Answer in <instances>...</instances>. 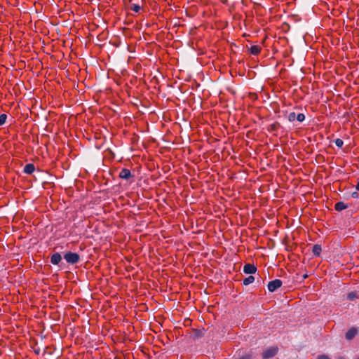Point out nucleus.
I'll list each match as a JSON object with an SVG mask.
<instances>
[{
  "label": "nucleus",
  "mask_w": 359,
  "mask_h": 359,
  "mask_svg": "<svg viewBox=\"0 0 359 359\" xmlns=\"http://www.w3.org/2000/svg\"><path fill=\"white\" fill-rule=\"evenodd\" d=\"M358 330L355 327H352L349 329L347 332L346 333V338L348 340H351L353 338L355 337V336L357 334Z\"/></svg>",
  "instance_id": "nucleus-8"
},
{
  "label": "nucleus",
  "mask_w": 359,
  "mask_h": 359,
  "mask_svg": "<svg viewBox=\"0 0 359 359\" xmlns=\"http://www.w3.org/2000/svg\"><path fill=\"white\" fill-rule=\"evenodd\" d=\"M62 260V257L60 253L56 252L52 255L50 257V262L53 265H57Z\"/></svg>",
  "instance_id": "nucleus-7"
},
{
  "label": "nucleus",
  "mask_w": 359,
  "mask_h": 359,
  "mask_svg": "<svg viewBox=\"0 0 359 359\" xmlns=\"http://www.w3.org/2000/svg\"><path fill=\"white\" fill-rule=\"evenodd\" d=\"M239 359H251V357L250 355L247 354V355L242 356Z\"/></svg>",
  "instance_id": "nucleus-19"
},
{
  "label": "nucleus",
  "mask_w": 359,
  "mask_h": 359,
  "mask_svg": "<svg viewBox=\"0 0 359 359\" xmlns=\"http://www.w3.org/2000/svg\"><path fill=\"white\" fill-rule=\"evenodd\" d=\"M257 271V267L254 264H246L243 266V272L246 274H254Z\"/></svg>",
  "instance_id": "nucleus-5"
},
{
  "label": "nucleus",
  "mask_w": 359,
  "mask_h": 359,
  "mask_svg": "<svg viewBox=\"0 0 359 359\" xmlns=\"http://www.w3.org/2000/svg\"><path fill=\"white\" fill-rule=\"evenodd\" d=\"M318 231L319 232H320V233H321L322 235H323V234H324V231H321V230H320V229H318Z\"/></svg>",
  "instance_id": "nucleus-20"
},
{
  "label": "nucleus",
  "mask_w": 359,
  "mask_h": 359,
  "mask_svg": "<svg viewBox=\"0 0 359 359\" xmlns=\"http://www.w3.org/2000/svg\"><path fill=\"white\" fill-rule=\"evenodd\" d=\"M337 359H345V358L341 356H339Z\"/></svg>",
  "instance_id": "nucleus-23"
},
{
  "label": "nucleus",
  "mask_w": 359,
  "mask_h": 359,
  "mask_svg": "<svg viewBox=\"0 0 359 359\" xmlns=\"http://www.w3.org/2000/svg\"><path fill=\"white\" fill-rule=\"evenodd\" d=\"M278 348L276 346H273L267 348L262 353L263 359H269L275 356L278 353Z\"/></svg>",
  "instance_id": "nucleus-2"
},
{
  "label": "nucleus",
  "mask_w": 359,
  "mask_h": 359,
  "mask_svg": "<svg viewBox=\"0 0 359 359\" xmlns=\"http://www.w3.org/2000/svg\"><path fill=\"white\" fill-rule=\"evenodd\" d=\"M317 359H330L329 356L327 355H319L318 357H317Z\"/></svg>",
  "instance_id": "nucleus-18"
},
{
  "label": "nucleus",
  "mask_w": 359,
  "mask_h": 359,
  "mask_svg": "<svg viewBox=\"0 0 359 359\" xmlns=\"http://www.w3.org/2000/svg\"><path fill=\"white\" fill-rule=\"evenodd\" d=\"M282 285V281L279 279H275L273 280H271L268 284V290L270 292H274L279 287H280Z\"/></svg>",
  "instance_id": "nucleus-3"
},
{
  "label": "nucleus",
  "mask_w": 359,
  "mask_h": 359,
  "mask_svg": "<svg viewBox=\"0 0 359 359\" xmlns=\"http://www.w3.org/2000/svg\"><path fill=\"white\" fill-rule=\"evenodd\" d=\"M348 299L351 301H353L355 299H357L358 297V294L356 292H351L350 293L348 294V296H347Z\"/></svg>",
  "instance_id": "nucleus-14"
},
{
  "label": "nucleus",
  "mask_w": 359,
  "mask_h": 359,
  "mask_svg": "<svg viewBox=\"0 0 359 359\" xmlns=\"http://www.w3.org/2000/svg\"><path fill=\"white\" fill-rule=\"evenodd\" d=\"M356 359H359V357L358 358H356Z\"/></svg>",
  "instance_id": "nucleus-26"
},
{
  "label": "nucleus",
  "mask_w": 359,
  "mask_h": 359,
  "mask_svg": "<svg viewBox=\"0 0 359 359\" xmlns=\"http://www.w3.org/2000/svg\"><path fill=\"white\" fill-rule=\"evenodd\" d=\"M187 226L183 225V228H184V230H186V231H188V229H187Z\"/></svg>",
  "instance_id": "nucleus-22"
},
{
  "label": "nucleus",
  "mask_w": 359,
  "mask_h": 359,
  "mask_svg": "<svg viewBox=\"0 0 359 359\" xmlns=\"http://www.w3.org/2000/svg\"><path fill=\"white\" fill-rule=\"evenodd\" d=\"M64 259L68 264H74L79 262L80 256L76 252H68L64 255Z\"/></svg>",
  "instance_id": "nucleus-1"
},
{
  "label": "nucleus",
  "mask_w": 359,
  "mask_h": 359,
  "mask_svg": "<svg viewBox=\"0 0 359 359\" xmlns=\"http://www.w3.org/2000/svg\"><path fill=\"white\" fill-rule=\"evenodd\" d=\"M140 6L138 5V4H132L130 6V9L133 11H135V13H138L140 11Z\"/></svg>",
  "instance_id": "nucleus-15"
},
{
  "label": "nucleus",
  "mask_w": 359,
  "mask_h": 359,
  "mask_svg": "<svg viewBox=\"0 0 359 359\" xmlns=\"http://www.w3.org/2000/svg\"><path fill=\"white\" fill-rule=\"evenodd\" d=\"M261 50V47L259 46H252L250 48V52L252 55H257Z\"/></svg>",
  "instance_id": "nucleus-12"
},
{
  "label": "nucleus",
  "mask_w": 359,
  "mask_h": 359,
  "mask_svg": "<svg viewBox=\"0 0 359 359\" xmlns=\"http://www.w3.org/2000/svg\"><path fill=\"white\" fill-rule=\"evenodd\" d=\"M322 252V248L320 245L316 244L313 246L312 252L315 257H320Z\"/></svg>",
  "instance_id": "nucleus-9"
},
{
  "label": "nucleus",
  "mask_w": 359,
  "mask_h": 359,
  "mask_svg": "<svg viewBox=\"0 0 359 359\" xmlns=\"http://www.w3.org/2000/svg\"><path fill=\"white\" fill-rule=\"evenodd\" d=\"M356 189L359 191V182H358L356 185Z\"/></svg>",
  "instance_id": "nucleus-21"
},
{
  "label": "nucleus",
  "mask_w": 359,
  "mask_h": 359,
  "mask_svg": "<svg viewBox=\"0 0 359 359\" xmlns=\"http://www.w3.org/2000/svg\"><path fill=\"white\" fill-rule=\"evenodd\" d=\"M347 208V205L342 201L337 202L335 204V210L337 211H341Z\"/></svg>",
  "instance_id": "nucleus-11"
},
{
  "label": "nucleus",
  "mask_w": 359,
  "mask_h": 359,
  "mask_svg": "<svg viewBox=\"0 0 359 359\" xmlns=\"http://www.w3.org/2000/svg\"><path fill=\"white\" fill-rule=\"evenodd\" d=\"M119 177L123 180H128L131 177H133V175L131 174V172L126 168L122 169L118 175Z\"/></svg>",
  "instance_id": "nucleus-6"
},
{
  "label": "nucleus",
  "mask_w": 359,
  "mask_h": 359,
  "mask_svg": "<svg viewBox=\"0 0 359 359\" xmlns=\"http://www.w3.org/2000/svg\"><path fill=\"white\" fill-rule=\"evenodd\" d=\"M35 170L34 165L33 164L29 163L25 165L24 168V172L27 174H32Z\"/></svg>",
  "instance_id": "nucleus-10"
},
{
  "label": "nucleus",
  "mask_w": 359,
  "mask_h": 359,
  "mask_svg": "<svg viewBox=\"0 0 359 359\" xmlns=\"http://www.w3.org/2000/svg\"><path fill=\"white\" fill-rule=\"evenodd\" d=\"M7 116L5 114H2L0 115V126L3 125L6 120Z\"/></svg>",
  "instance_id": "nucleus-16"
},
{
  "label": "nucleus",
  "mask_w": 359,
  "mask_h": 359,
  "mask_svg": "<svg viewBox=\"0 0 359 359\" xmlns=\"http://www.w3.org/2000/svg\"><path fill=\"white\" fill-rule=\"evenodd\" d=\"M356 195H358L357 192H354V193L353 194V196H356Z\"/></svg>",
  "instance_id": "nucleus-25"
},
{
  "label": "nucleus",
  "mask_w": 359,
  "mask_h": 359,
  "mask_svg": "<svg viewBox=\"0 0 359 359\" xmlns=\"http://www.w3.org/2000/svg\"><path fill=\"white\" fill-rule=\"evenodd\" d=\"M305 118V116L304 114H298L297 115L295 114L294 112H291L288 114L287 119L290 122H293L294 120H297L299 122H302Z\"/></svg>",
  "instance_id": "nucleus-4"
},
{
  "label": "nucleus",
  "mask_w": 359,
  "mask_h": 359,
  "mask_svg": "<svg viewBox=\"0 0 359 359\" xmlns=\"http://www.w3.org/2000/svg\"><path fill=\"white\" fill-rule=\"evenodd\" d=\"M356 195H358L357 192H354V193L353 194V196H356Z\"/></svg>",
  "instance_id": "nucleus-24"
},
{
  "label": "nucleus",
  "mask_w": 359,
  "mask_h": 359,
  "mask_svg": "<svg viewBox=\"0 0 359 359\" xmlns=\"http://www.w3.org/2000/svg\"><path fill=\"white\" fill-rule=\"evenodd\" d=\"M334 143L339 147H341L344 144L343 140L339 138L334 140Z\"/></svg>",
  "instance_id": "nucleus-17"
},
{
  "label": "nucleus",
  "mask_w": 359,
  "mask_h": 359,
  "mask_svg": "<svg viewBox=\"0 0 359 359\" xmlns=\"http://www.w3.org/2000/svg\"><path fill=\"white\" fill-rule=\"evenodd\" d=\"M255 281V278L254 276H250L247 278H245L243 281V285H248L250 283H252L253 282Z\"/></svg>",
  "instance_id": "nucleus-13"
}]
</instances>
